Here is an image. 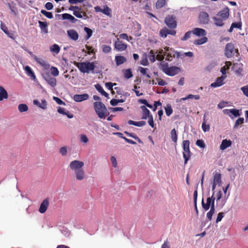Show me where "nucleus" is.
<instances>
[{
  "label": "nucleus",
  "mask_w": 248,
  "mask_h": 248,
  "mask_svg": "<svg viewBox=\"0 0 248 248\" xmlns=\"http://www.w3.org/2000/svg\"><path fill=\"white\" fill-rule=\"evenodd\" d=\"M84 162L79 160H74L70 162L69 167L74 171L76 178L77 180L82 181L86 177V174L83 167Z\"/></svg>",
  "instance_id": "f257e3e1"
},
{
  "label": "nucleus",
  "mask_w": 248,
  "mask_h": 248,
  "mask_svg": "<svg viewBox=\"0 0 248 248\" xmlns=\"http://www.w3.org/2000/svg\"><path fill=\"white\" fill-rule=\"evenodd\" d=\"M76 65L83 73H89L93 71L95 67L93 62H76Z\"/></svg>",
  "instance_id": "f03ea898"
},
{
  "label": "nucleus",
  "mask_w": 248,
  "mask_h": 248,
  "mask_svg": "<svg viewBox=\"0 0 248 248\" xmlns=\"http://www.w3.org/2000/svg\"><path fill=\"white\" fill-rule=\"evenodd\" d=\"M96 113L100 118H103L107 115V109L105 105L100 101L95 102L93 103Z\"/></svg>",
  "instance_id": "7ed1b4c3"
},
{
  "label": "nucleus",
  "mask_w": 248,
  "mask_h": 248,
  "mask_svg": "<svg viewBox=\"0 0 248 248\" xmlns=\"http://www.w3.org/2000/svg\"><path fill=\"white\" fill-rule=\"evenodd\" d=\"M190 142L188 140H184L183 142V157L185 159V164H186L187 161L191 156V152L189 149Z\"/></svg>",
  "instance_id": "20e7f679"
},
{
  "label": "nucleus",
  "mask_w": 248,
  "mask_h": 248,
  "mask_svg": "<svg viewBox=\"0 0 248 248\" xmlns=\"http://www.w3.org/2000/svg\"><path fill=\"white\" fill-rule=\"evenodd\" d=\"M162 70L166 74L170 76H175L179 73L181 71V68L177 66L169 67L165 66L163 67Z\"/></svg>",
  "instance_id": "39448f33"
},
{
  "label": "nucleus",
  "mask_w": 248,
  "mask_h": 248,
  "mask_svg": "<svg viewBox=\"0 0 248 248\" xmlns=\"http://www.w3.org/2000/svg\"><path fill=\"white\" fill-rule=\"evenodd\" d=\"M221 184V174L220 170H215L213 172V182L212 190H214L217 185L220 186Z\"/></svg>",
  "instance_id": "423d86ee"
},
{
  "label": "nucleus",
  "mask_w": 248,
  "mask_h": 248,
  "mask_svg": "<svg viewBox=\"0 0 248 248\" xmlns=\"http://www.w3.org/2000/svg\"><path fill=\"white\" fill-rule=\"evenodd\" d=\"M42 77L46 82L51 87H54L56 86V79L52 77L49 72H46L42 74Z\"/></svg>",
  "instance_id": "0eeeda50"
},
{
  "label": "nucleus",
  "mask_w": 248,
  "mask_h": 248,
  "mask_svg": "<svg viewBox=\"0 0 248 248\" xmlns=\"http://www.w3.org/2000/svg\"><path fill=\"white\" fill-rule=\"evenodd\" d=\"M140 108L143 111L142 119H147L148 124H154L153 118L150 115V111L144 106H141Z\"/></svg>",
  "instance_id": "6e6552de"
},
{
  "label": "nucleus",
  "mask_w": 248,
  "mask_h": 248,
  "mask_svg": "<svg viewBox=\"0 0 248 248\" xmlns=\"http://www.w3.org/2000/svg\"><path fill=\"white\" fill-rule=\"evenodd\" d=\"M165 22L167 26L170 29H174L176 27L175 17L173 16H169L165 18Z\"/></svg>",
  "instance_id": "1a4fd4ad"
},
{
  "label": "nucleus",
  "mask_w": 248,
  "mask_h": 248,
  "mask_svg": "<svg viewBox=\"0 0 248 248\" xmlns=\"http://www.w3.org/2000/svg\"><path fill=\"white\" fill-rule=\"evenodd\" d=\"M234 46L232 43H228L225 48V55L227 58H230L234 54Z\"/></svg>",
  "instance_id": "9d476101"
},
{
  "label": "nucleus",
  "mask_w": 248,
  "mask_h": 248,
  "mask_svg": "<svg viewBox=\"0 0 248 248\" xmlns=\"http://www.w3.org/2000/svg\"><path fill=\"white\" fill-rule=\"evenodd\" d=\"M25 50L28 51L27 50ZM28 52L40 65L43 66L46 69H47L49 67V65L43 59L38 58L36 56L33 55L32 53L30 51H28Z\"/></svg>",
  "instance_id": "9b49d317"
},
{
  "label": "nucleus",
  "mask_w": 248,
  "mask_h": 248,
  "mask_svg": "<svg viewBox=\"0 0 248 248\" xmlns=\"http://www.w3.org/2000/svg\"><path fill=\"white\" fill-rule=\"evenodd\" d=\"M217 16L222 18L223 20H227L229 16V9L227 7H225L217 15Z\"/></svg>",
  "instance_id": "f8f14e48"
},
{
  "label": "nucleus",
  "mask_w": 248,
  "mask_h": 248,
  "mask_svg": "<svg viewBox=\"0 0 248 248\" xmlns=\"http://www.w3.org/2000/svg\"><path fill=\"white\" fill-rule=\"evenodd\" d=\"M114 47L117 50L122 51L126 49L127 46L126 44L124 43L122 41H120L118 39L115 42Z\"/></svg>",
  "instance_id": "ddd939ff"
},
{
  "label": "nucleus",
  "mask_w": 248,
  "mask_h": 248,
  "mask_svg": "<svg viewBox=\"0 0 248 248\" xmlns=\"http://www.w3.org/2000/svg\"><path fill=\"white\" fill-rule=\"evenodd\" d=\"M67 33L70 39L74 41H76L78 39L79 35L76 30L74 29L69 30L67 31Z\"/></svg>",
  "instance_id": "4468645a"
},
{
  "label": "nucleus",
  "mask_w": 248,
  "mask_h": 248,
  "mask_svg": "<svg viewBox=\"0 0 248 248\" xmlns=\"http://www.w3.org/2000/svg\"><path fill=\"white\" fill-rule=\"evenodd\" d=\"M226 78V76L222 75V76L218 77L217 78L215 82L212 83L211 86L213 88H216L220 87L224 84L223 80Z\"/></svg>",
  "instance_id": "2eb2a0df"
},
{
  "label": "nucleus",
  "mask_w": 248,
  "mask_h": 248,
  "mask_svg": "<svg viewBox=\"0 0 248 248\" xmlns=\"http://www.w3.org/2000/svg\"><path fill=\"white\" fill-rule=\"evenodd\" d=\"M49 205V201L47 199H46L43 201L40 204L39 211L41 213H44L46 212Z\"/></svg>",
  "instance_id": "dca6fc26"
},
{
  "label": "nucleus",
  "mask_w": 248,
  "mask_h": 248,
  "mask_svg": "<svg viewBox=\"0 0 248 248\" xmlns=\"http://www.w3.org/2000/svg\"><path fill=\"white\" fill-rule=\"evenodd\" d=\"M89 96L87 93H84L82 94H75L74 97V100L76 102H81L88 99Z\"/></svg>",
  "instance_id": "f3484780"
},
{
  "label": "nucleus",
  "mask_w": 248,
  "mask_h": 248,
  "mask_svg": "<svg viewBox=\"0 0 248 248\" xmlns=\"http://www.w3.org/2000/svg\"><path fill=\"white\" fill-rule=\"evenodd\" d=\"M213 195L211 197H209L207 199L206 203H204L203 202V199H202V208L205 210H207L209 209L210 207H211L212 204V202L215 200V198L213 199Z\"/></svg>",
  "instance_id": "a211bd4d"
},
{
  "label": "nucleus",
  "mask_w": 248,
  "mask_h": 248,
  "mask_svg": "<svg viewBox=\"0 0 248 248\" xmlns=\"http://www.w3.org/2000/svg\"><path fill=\"white\" fill-rule=\"evenodd\" d=\"M232 144V142L231 140L224 139L223 140L220 145L219 148L221 150H224L227 148L230 147Z\"/></svg>",
  "instance_id": "6ab92c4d"
},
{
  "label": "nucleus",
  "mask_w": 248,
  "mask_h": 248,
  "mask_svg": "<svg viewBox=\"0 0 248 248\" xmlns=\"http://www.w3.org/2000/svg\"><path fill=\"white\" fill-rule=\"evenodd\" d=\"M8 97L7 91L1 86H0V101L7 99Z\"/></svg>",
  "instance_id": "aec40b11"
},
{
  "label": "nucleus",
  "mask_w": 248,
  "mask_h": 248,
  "mask_svg": "<svg viewBox=\"0 0 248 248\" xmlns=\"http://www.w3.org/2000/svg\"><path fill=\"white\" fill-rule=\"evenodd\" d=\"M229 186H230V184H228L226 186L223 187L222 188V190L224 193V196L222 198V202H223L224 204L226 202V201L230 195L229 193H228V194L227 195V192L229 187Z\"/></svg>",
  "instance_id": "412c9836"
},
{
  "label": "nucleus",
  "mask_w": 248,
  "mask_h": 248,
  "mask_svg": "<svg viewBox=\"0 0 248 248\" xmlns=\"http://www.w3.org/2000/svg\"><path fill=\"white\" fill-rule=\"evenodd\" d=\"M115 59L116 61V64L117 66L123 64L126 61V59L124 57L121 56H115Z\"/></svg>",
  "instance_id": "4be33fe9"
},
{
  "label": "nucleus",
  "mask_w": 248,
  "mask_h": 248,
  "mask_svg": "<svg viewBox=\"0 0 248 248\" xmlns=\"http://www.w3.org/2000/svg\"><path fill=\"white\" fill-rule=\"evenodd\" d=\"M95 88L101 94L104 95L108 98H109V94L104 91L103 88L100 84H97L95 85Z\"/></svg>",
  "instance_id": "5701e85b"
},
{
  "label": "nucleus",
  "mask_w": 248,
  "mask_h": 248,
  "mask_svg": "<svg viewBox=\"0 0 248 248\" xmlns=\"http://www.w3.org/2000/svg\"><path fill=\"white\" fill-rule=\"evenodd\" d=\"M231 65L232 63L230 61H228L225 62V65L223 67H221L220 69V72L222 73L223 75L226 76V71L230 68Z\"/></svg>",
  "instance_id": "b1692460"
},
{
  "label": "nucleus",
  "mask_w": 248,
  "mask_h": 248,
  "mask_svg": "<svg viewBox=\"0 0 248 248\" xmlns=\"http://www.w3.org/2000/svg\"><path fill=\"white\" fill-rule=\"evenodd\" d=\"M25 70L27 74L29 76L31 77L34 80L36 79V77H35L33 72L32 71L31 68L30 66H26L25 67Z\"/></svg>",
  "instance_id": "393cba45"
},
{
  "label": "nucleus",
  "mask_w": 248,
  "mask_h": 248,
  "mask_svg": "<svg viewBox=\"0 0 248 248\" xmlns=\"http://www.w3.org/2000/svg\"><path fill=\"white\" fill-rule=\"evenodd\" d=\"M213 19L215 21V24L217 26H223L224 24V21L225 20H223L222 18H221L217 16V17H214Z\"/></svg>",
  "instance_id": "a878e982"
},
{
  "label": "nucleus",
  "mask_w": 248,
  "mask_h": 248,
  "mask_svg": "<svg viewBox=\"0 0 248 248\" xmlns=\"http://www.w3.org/2000/svg\"><path fill=\"white\" fill-rule=\"evenodd\" d=\"M215 209L214 205V201H213L210 210L207 213V217L209 220L212 219V217L215 213Z\"/></svg>",
  "instance_id": "bb28decb"
},
{
  "label": "nucleus",
  "mask_w": 248,
  "mask_h": 248,
  "mask_svg": "<svg viewBox=\"0 0 248 248\" xmlns=\"http://www.w3.org/2000/svg\"><path fill=\"white\" fill-rule=\"evenodd\" d=\"M174 53L176 54V57L180 58L182 56H187L189 57H192L193 56V53L191 52H185L182 54H181L180 52L174 51Z\"/></svg>",
  "instance_id": "cd10ccee"
},
{
  "label": "nucleus",
  "mask_w": 248,
  "mask_h": 248,
  "mask_svg": "<svg viewBox=\"0 0 248 248\" xmlns=\"http://www.w3.org/2000/svg\"><path fill=\"white\" fill-rule=\"evenodd\" d=\"M103 9L102 10V13L106 15L109 16H111V9L107 6L104 5L103 7Z\"/></svg>",
  "instance_id": "c85d7f7f"
},
{
  "label": "nucleus",
  "mask_w": 248,
  "mask_h": 248,
  "mask_svg": "<svg viewBox=\"0 0 248 248\" xmlns=\"http://www.w3.org/2000/svg\"><path fill=\"white\" fill-rule=\"evenodd\" d=\"M192 32V35H196L197 36H201L202 35V29L201 28H194L192 31H191Z\"/></svg>",
  "instance_id": "c756f323"
},
{
  "label": "nucleus",
  "mask_w": 248,
  "mask_h": 248,
  "mask_svg": "<svg viewBox=\"0 0 248 248\" xmlns=\"http://www.w3.org/2000/svg\"><path fill=\"white\" fill-rule=\"evenodd\" d=\"M50 50L51 51L58 54L60 51V47L58 45L54 44L50 47Z\"/></svg>",
  "instance_id": "7c9ffc66"
},
{
  "label": "nucleus",
  "mask_w": 248,
  "mask_h": 248,
  "mask_svg": "<svg viewBox=\"0 0 248 248\" xmlns=\"http://www.w3.org/2000/svg\"><path fill=\"white\" fill-rule=\"evenodd\" d=\"M18 109L20 112H23L28 110V107L26 104H21L18 105Z\"/></svg>",
  "instance_id": "2f4dec72"
},
{
  "label": "nucleus",
  "mask_w": 248,
  "mask_h": 248,
  "mask_svg": "<svg viewBox=\"0 0 248 248\" xmlns=\"http://www.w3.org/2000/svg\"><path fill=\"white\" fill-rule=\"evenodd\" d=\"M1 29L6 33L9 37L12 38V34L10 33L5 25L1 23L0 25Z\"/></svg>",
  "instance_id": "473e14b6"
},
{
  "label": "nucleus",
  "mask_w": 248,
  "mask_h": 248,
  "mask_svg": "<svg viewBox=\"0 0 248 248\" xmlns=\"http://www.w3.org/2000/svg\"><path fill=\"white\" fill-rule=\"evenodd\" d=\"M171 138L172 140L175 142H177V134L175 129H173L171 131Z\"/></svg>",
  "instance_id": "72a5a7b5"
},
{
  "label": "nucleus",
  "mask_w": 248,
  "mask_h": 248,
  "mask_svg": "<svg viewBox=\"0 0 248 248\" xmlns=\"http://www.w3.org/2000/svg\"><path fill=\"white\" fill-rule=\"evenodd\" d=\"M200 98V96L199 95H192L189 94L187 97L182 98L181 100H186V99H195L196 100L199 99Z\"/></svg>",
  "instance_id": "f704fd0d"
},
{
  "label": "nucleus",
  "mask_w": 248,
  "mask_h": 248,
  "mask_svg": "<svg viewBox=\"0 0 248 248\" xmlns=\"http://www.w3.org/2000/svg\"><path fill=\"white\" fill-rule=\"evenodd\" d=\"M230 113H231V117L233 116L237 117L240 115L239 110L235 108L230 109Z\"/></svg>",
  "instance_id": "c9c22d12"
},
{
  "label": "nucleus",
  "mask_w": 248,
  "mask_h": 248,
  "mask_svg": "<svg viewBox=\"0 0 248 248\" xmlns=\"http://www.w3.org/2000/svg\"><path fill=\"white\" fill-rule=\"evenodd\" d=\"M209 20V16L208 14L202 12V24L208 23Z\"/></svg>",
  "instance_id": "e433bc0d"
},
{
  "label": "nucleus",
  "mask_w": 248,
  "mask_h": 248,
  "mask_svg": "<svg viewBox=\"0 0 248 248\" xmlns=\"http://www.w3.org/2000/svg\"><path fill=\"white\" fill-rule=\"evenodd\" d=\"M124 75L125 78L128 79L132 77L133 74L130 69H127L124 71Z\"/></svg>",
  "instance_id": "4c0bfd02"
},
{
  "label": "nucleus",
  "mask_w": 248,
  "mask_h": 248,
  "mask_svg": "<svg viewBox=\"0 0 248 248\" xmlns=\"http://www.w3.org/2000/svg\"><path fill=\"white\" fill-rule=\"evenodd\" d=\"M58 112H59L60 113H61V114H65L66 115L68 118H71L73 117V115L70 114H69V112H67V113H66L65 112V109L63 108H59L58 109Z\"/></svg>",
  "instance_id": "58836bf2"
},
{
  "label": "nucleus",
  "mask_w": 248,
  "mask_h": 248,
  "mask_svg": "<svg viewBox=\"0 0 248 248\" xmlns=\"http://www.w3.org/2000/svg\"><path fill=\"white\" fill-rule=\"evenodd\" d=\"M165 0H157L155 6L157 9H160L165 5Z\"/></svg>",
  "instance_id": "ea45409f"
},
{
  "label": "nucleus",
  "mask_w": 248,
  "mask_h": 248,
  "mask_svg": "<svg viewBox=\"0 0 248 248\" xmlns=\"http://www.w3.org/2000/svg\"><path fill=\"white\" fill-rule=\"evenodd\" d=\"M192 32L191 31L186 32L184 36L181 38L182 41H186L192 36Z\"/></svg>",
  "instance_id": "a19ab883"
},
{
  "label": "nucleus",
  "mask_w": 248,
  "mask_h": 248,
  "mask_svg": "<svg viewBox=\"0 0 248 248\" xmlns=\"http://www.w3.org/2000/svg\"><path fill=\"white\" fill-rule=\"evenodd\" d=\"M41 14H42L43 15L45 16L46 17H47L49 19H51L53 17L52 13L47 12L45 10H42L41 11Z\"/></svg>",
  "instance_id": "79ce46f5"
},
{
  "label": "nucleus",
  "mask_w": 248,
  "mask_h": 248,
  "mask_svg": "<svg viewBox=\"0 0 248 248\" xmlns=\"http://www.w3.org/2000/svg\"><path fill=\"white\" fill-rule=\"evenodd\" d=\"M50 70H51V74L53 76L57 77L59 75V72L56 67H55L54 66H52L50 68Z\"/></svg>",
  "instance_id": "37998d69"
},
{
  "label": "nucleus",
  "mask_w": 248,
  "mask_h": 248,
  "mask_svg": "<svg viewBox=\"0 0 248 248\" xmlns=\"http://www.w3.org/2000/svg\"><path fill=\"white\" fill-rule=\"evenodd\" d=\"M84 30L87 33V36L86 37V39H88L92 36V33H93V31L91 29H90V28H88L87 27H85L84 28Z\"/></svg>",
  "instance_id": "c03bdc74"
},
{
  "label": "nucleus",
  "mask_w": 248,
  "mask_h": 248,
  "mask_svg": "<svg viewBox=\"0 0 248 248\" xmlns=\"http://www.w3.org/2000/svg\"><path fill=\"white\" fill-rule=\"evenodd\" d=\"M167 31L168 29L166 28H164L161 30L159 32L160 36L162 37L166 38L168 35Z\"/></svg>",
  "instance_id": "a18cd8bd"
},
{
  "label": "nucleus",
  "mask_w": 248,
  "mask_h": 248,
  "mask_svg": "<svg viewBox=\"0 0 248 248\" xmlns=\"http://www.w3.org/2000/svg\"><path fill=\"white\" fill-rule=\"evenodd\" d=\"M59 152L62 156L66 155L67 154V147L66 146H63L60 148Z\"/></svg>",
  "instance_id": "49530a36"
},
{
  "label": "nucleus",
  "mask_w": 248,
  "mask_h": 248,
  "mask_svg": "<svg viewBox=\"0 0 248 248\" xmlns=\"http://www.w3.org/2000/svg\"><path fill=\"white\" fill-rule=\"evenodd\" d=\"M82 13L83 14L84 16L86 17L87 16L85 13H83V12L80 11H74V12H73L74 15L78 18L82 17Z\"/></svg>",
  "instance_id": "de8ad7c7"
},
{
  "label": "nucleus",
  "mask_w": 248,
  "mask_h": 248,
  "mask_svg": "<svg viewBox=\"0 0 248 248\" xmlns=\"http://www.w3.org/2000/svg\"><path fill=\"white\" fill-rule=\"evenodd\" d=\"M166 114L167 116H169L172 113V109L170 105H167L165 108Z\"/></svg>",
  "instance_id": "09e8293b"
},
{
  "label": "nucleus",
  "mask_w": 248,
  "mask_h": 248,
  "mask_svg": "<svg viewBox=\"0 0 248 248\" xmlns=\"http://www.w3.org/2000/svg\"><path fill=\"white\" fill-rule=\"evenodd\" d=\"M102 48L103 52L106 53L109 52L111 49L110 46L106 45H102Z\"/></svg>",
  "instance_id": "8fccbe9b"
},
{
  "label": "nucleus",
  "mask_w": 248,
  "mask_h": 248,
  "mask_svg": "<svg viewBox=\"0 0 248 248\" xmlns=\"http://www.w3.org/2000/svg\"><path fill=\"white\" fill-rule=\"evenodd\" d=\"M150 55L149 56V59L152 62H154L155 60V54L153 50H151L150 52Z\"/></svg>",
  "instance_id": "3c124183"
},
{
  "label": "nucleus",
  "mask_w": 248,
  "mask_h": 248,
  "mask_svg": "<svg viewBox=\"0 0 248 248\" xmlns=\"http://www.w3.org/2000/svg\"><path fill=\"white\" fill-rule=\"evenodd\" d=\"M232 27L234 28H237L240 30L242 28V23L241 22H233L232 24Z\"/></svg>",
  "instance_id": "603ef678"
},
{
  "label": "nucleus",
  "mask_w": 248,
  "mask_h": 248,
  "mask_svg": "<svg viewBox=\"0 0 248 248\" xmlns=\"http://www.w3.org/2000/svg\"><path fill=\"white\" fill-rule=\"evenodd\" d=\"M241 90L243 93L247 97H248V86H245L241 88Z\"/></svg>",
  "instance_id": "864d4df0"
},
{
  "label": "nucleus",
  "mask_w": 248,
  "mask_h": 248,
  "mask_svg": "<svg viewBox=\"0 0 248 248\" xmlns=\"http://www.w3.org/2000/svg\"><path fill=\"white\" fill-rule=\"evenodd\" d=\"M53 100H54L59 105H65V103L63 102L61 99L57 97L54 96L53 97Z\"/></svg>",
  "instance_id": "5fc2aeb1"
},
{
  "label": "nucleus",
  "mask_w": 248,
  "mask_h": 248,
  "mask_svg": "<svg viewBox=\"0 0 248 248\" xmlns=\"http://www.w3.org/2000/svg\"><path fill=\"white\" fill-rule=\"evenodd\" d=\"M224 217V213L223 212H220L218 214L217 217L216 219V222L217 223L220 221Z\"/></svg>",
  "instance_id": "6e6d98bb"
},
{
  "label": "nucleus",
  "mask_w": 248,
  "mask_h": 248,
  "mask_svg": "<svg viewBox=\"0 0 248 248\" xmlns=\"http://www.w3.org/2000/svg\"><path fill=\"white\" fill-rule=\"evenodd\" d=\"M38 23L39 24V27H40L41 29H42L43 28L45 29V28H46L47 27V23L46 22L39 21Z\"/></svg>",
  "instance_id": "4d7b16f0"
},
{
  "label": "nucleus",
  "mask_w": 248,
  "mask_h": 248,
  "mask_svg": "<svg viewBox=\"0 0 248 248\" xmlns=\"http://www.w3.org/2000/svg\"><path fill=\"white\" fill-rule=\"evenodd\" d=\"M69 9L74 12V11H81V8L76 6H71L69 7Z\"/></svg>",
  "instance_id": "13d9d810"
},
{
  "label": "nucleus",
  "mask_w": 248,
  "mask_h": 248,
  "mask_svg": "<svg viewBox=\"0 0 248 248\" xmlns=\"http://www.w3.org/2000/svg\"><path fill=\"white\" fill-rule=\"evenodd\" d=\"M115 85H116V83H112V82H107L105 84L106 87L110 90H112V87Z\"/></svg>",
  "instance_id": "bf43d9fd"
},
{
  "label": "nucleus",
  "mask_w": 248,
  "mask_h": 248,
  "mask_svg": "<svg viewBox=\"0 0 248 248\" xmlns=\"http://www.w3.org/2000/svg\"><path fill=\"white\" fill-rule=\"evenodd\" d=\"M206 34V31L202 29V44L207 42L208 41L207 38L205 36Z\"/></svg>",
  "instance_id": "052dcab7"
},
{
  "label": "nucleus",
  "mask_w": 248,
  "mask_h": 248,
  "mask_svg": "<svg viewBox=\"0 0 248 248\" xmlns=\"http://www.w3.org/2000/svg\"><path fill=\"white\" fill-rule=\"evenodd\" d=\"M110 160L112 163V166L116 168L117 166V163L116 158L114 156H111L110 158Z\"/></svg>",
  "instance_id": "680f3d73"
},
{
  "label": "nucleus",
  "mask_w": 248,
  "mask_h": 248,
  "mask_svg": "<svg viewBox=\"0 0 248 248\" xmlns=\"http://www.w3.org/2000/svg\"><path fill=\"white\" fill-rule=\"evenodd\" d=\"M175 55H176V54L174 53V52H173V54L172 55L171 53H168L167 54V55H166L167 57H166V60H167L168 61H171L172 59L170 58H171L172 57H175Z\"/></svg>",
  "instance_id": "e2e57ef3"
},
{
  "label": "nucleus",
  "mask_w": 248,
  "mask_h": 248,
  "mask_svg": "<svg viewBox=\"0 0 248 248\" xmlns=\"http://www.w3.org/2000/svg\"><path fill=\"white\" fill-rule=\"evenodd\" d=\"M88 138L84 135H82L80 137V141L84 143H87L88 141Z\"/></svg>",
  "instance_id": "0e129e2a"
},
{
  "label": "nucleus",
  "mask_w": 248,
  "mask_h": 248,
  "mask_svg": "<svg viewBox=\"0 0 248 248\" xmlns=\"http://www.w3.org/2000/svg\"><path fill=\"white\" fill-rule=\"evenodd\" d=\"M53 7V5L52 3L48 2L45 4V8L48 10H50Z\"/></svg>",
  "instance_id": "69168bd1"
},
{
  "label": "nucleus",
  "mask_w": 248,
  "mask_h": 248,
  "mask_svg": "<svg viewBox=\"0 0 248 248\" xmlns=\"http://www.w3.org/2000/svg\"><path fill=\"white\" fill-rule=\"evenodd\" d=\"M157 80H158V84L160 86H165L167 84V82L161 78H157Z\"/></svg>",
  "instance_id": "338daca9"
},
{
  "label": "nucleus",
  "mask_w": 248,
  "mask_h": 248,
  "mask_svg": "<svg viewBox=\"0 0 248 248\" xmlns=\"http://www.w3.org/2000/svg\"><path fill=\"white\" fill-rule=\"evenodd\" d=\"M62 19L63 20H65V19H68L70 20V17L71 16V15L69 14H63L62 15Z\"/></svg>",
  "instance_id": "774afa93"
}]
</instances>
